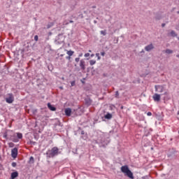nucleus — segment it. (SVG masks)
Segmentation results:
<instances>
[{"instance_id":"nucleus-17","label":"nucleus","mask_w":179,"mask_h":179,"mask_svg":"<svg viewBox=\"0 0 179 179\" xmlns=\"http://www.w3.org/2000/svg\"><path fill=\"white\" fill-rule=\"evenodd\" d=\"M17 139H22V138H23V134H22L21 133H17Z\"/></svg>"},{"instance_id":"nucleus-51","label":"nucleus","mask_w":179,"mask_h":179,"mask_svg":"<svg viewBox=\"0 0 179 179\" xmlns=\"http://www.w3.org/2000/svg\"><path fill=\"white\" fill-rule=\"evenodd\" d=\"M75 66H76V64H75Z\"/></svg>"},{"instance_id":"nucleus-19","label":"nucleus","mask_w":179,"mask_h":179,"mask_svg":"<svg viewBox=\"0 0 179 179\" xmlns=\"http://www.w3.org/2000/svg\"><path fill=\"white\" fill-rule=\"evenodd\" d=\"M166 54H173V50H170V49H166L165 50Z\"/></svg>"},{"instance_id":"nucleus-38","label":"nucleus","mask_w":179,"mask_h":179,"mask_svg":"<svg viewBox=\"0 0 179 179\" xmlns=\"http://www.w3.org/2000/svg\"><path fill=\"white\" fill-rule=\"evenodd\" d=\"M164 94L165 96H166V94H169V93H168L167 92H165L164 93Z\"/></svg>"},{"instance_id":"nucleus-14","label":"nucleus","mask_w":179,"mask_h":179,"mask_svg":"<svg viewBox=\"0 0 179 179\" xmlns=\"http://www.w3.org/2000/svg\"><path fill=\"white\" fill-rule=\"evenodd\" d=\"M105 118L106 120H111L113 118V115H111V113H107L105 115Z\"/></svg>"},{"instance_id":"nucleus-2","label":"nucleus","mask_w":179,"mask_h":179,"mask_svg":"<svg viewBox=\"0 0 179 179\" xmlns=\"http://www.w3.org/2000/svg\"><path fill=\"white\" fill-rule=\"evenodd\" d=\"M121 171L122 173H124L125 176L129 177V178L134 179V173H132V171H131V170H129L128 166H122L121 167Z\"/></svg>"},{"instance_id":"nucleus-33","label":"nucleus","mask_w":179,"mask_h":179,"mask_svg":"<svg viewBox=\"0 0 179 179\" xmlns=\"http://www.w3.org/2000/svg\"><path fill=\"white\" fill-rule=\"evenodd\" d=\"M101 55H102V57H104V55H106V52H101Z\"/></svg>"},{"instance_id":"nucleus-3","label":"nucleus","mask_w":179,"mask_h":179,"mask_svg":"<svg viewBox=\"0 0 179 179\" xmlns=\"http://www.w3.org/2000/svg\"><path fill=\"white\" fill-rule=\"evenodd\" d=\"M15 101V97L13 96V94H8V96L6 98V101L8 104H12Z\"/></svg>"},{"instance_id":"nucleus-11","label":"nucleus","mask_w":179,"mask_h":179,"mask_svg":"<svg viewBox=\"0 0 179 179\" xmlns=\"http://www.w3.org/2000/svg\"><path fill=\"white\" fill-rule=\"evenodd\" d=\"M19 177V173L17 171L13 172L10 176V179H15Z\"/></svg>"},{"instance_id":"nucleus-13","label":"nucleus","mask_w":179,"mask_h":179,"mask_svg":"<svg viewBox=\"0 0 179 179\" xmlns=\"http://www.w3.org/2000/svg\"><path fill=\"white\" fill-rule=\"evenodd\" d=\"M48 108L50 110V111H55L57 110V108H55L54 106L51 105L50 103H48Z\"/></svg>"},{"instance_id":"nucleus-4","label":"nucleus","mask_w":179,"mask_h":179,"mask_svg":"<svg viewBox=\"0 0 179 179\" xmlns=\"http://www.w3.org/2000/svg\"><path fill=\"white\" fill-rule=\"evenodd\" d=\"M79 66L80 68V70L83 72L84 71H86V62L85 59H82L80 61Z\"/></svg>"},{"instance_id":"nucleus-28","label":"nucleus","mask_w":179,"mask_h":179,"mask_svg":"<svg viewBox=\"0 0 179 179\" xmlns=\"http://www.w3.org/2000/svg\"><path fill=\"white\" fill-rule=\"evenodd\" d=\"M34 40H35V41H38V36L36 35L34 36Z\"/></svg>"},{"instance_id":"nucleus-32","label":"nucleus","mask_w":179,"mask_h":179,"mask_svg":"<svg viewBox=\"0 0 179 179\" xmlns=\"http://www.w3.org/2000/svg\"><path fill=\"white\" fill-rule=\"evenodd\" d=\"M75 81H72L71 83V87H73V86H75Z\"/></svg>"},{"instance_id":"nucleus-16","label":"nucleus","mask_w":179,"mask_h":179,"mask_svg":"<svg viewBox=\"0 0 179 179\" xmlns=\"http://www.w3.org/2000/svg\"><path fill=\"white\" fill-rule=\"evenodd\" d=\"M74 53H75V52H73L72 50L67 51V54L69 55V57H72V55H73Z\"/></svg>"},{"instance_id":"nucleus-46","label":"nucleus","mask_w":179,"mask_h":179,"mask_svg":"<svg viewBox=\"0 0 179 179\" xmlns=\"http://www.w3.org/2000/svg\"><path fill=\"white\" fill-rule=\"evenodd\" d=\"M89 52H92V50H89Z\"/></svg>"},{"instance_id":"nucleus-23","label":"nucleus","mask_w":179,"mask_h":179,"mask_svg":"<svg viewBox=\"0 0 179 179\" xmlns=\"http://www.w3.org/2000/svg\"><path fill=\"white\" fill-rule=\"evenodd\" d=\"M96 64V60H90V65L93 66Z\"/></svg>"},{"instance_id":"nucleus-15","label":"nucleus","mask_w":179,"mask_h":179,"mask_svg":"<svg viewBox=\"0 0 179 179\" xmlns=\"http://www.w3.org/2000/svg\"><path fill=\"white\" fill-rule=\"evenodd\" d=\"M169 34L171 36V37H177V34L174 31H171Z\"/></svg>"},{"instance_id":"nucleus-36","label":"nucleus","mask_w":179,"mask_h":179,"mask_svg":"<svg viewBox=\"0 0 179 179\" xmlns=\"http://www.w3.org/2000/svg\"><path fill=\"white\" fill-rule=\"evenodd\" d=\"M83 53H81V54H80V55H78L79 58H80V57H83Z\"/></svg>"},{"instance_id":"nucleus-6","label":"nucleus","mask_w":179,"mask_h":179,"mask_svg":"<svg viewBox=\"0 0 179 179\" xmlns=\"http://www.w3.org/2000/svg\"><path fill=\"white\" fill-rule=\"evenodd\" d=\"M11 156L13 159H16L17 157V148H15L11 150Z\"/></svg>"},{"instance_id":"nucleus-18","label":"nucleus","mask_w":179,"mask_h":179,"mask_svg":"<svg viewBox=\"0 0 179 179\" xmlns=\"http://www.w3.org/2000/svg\"><path fill=\"white\" fill-rule=\"evenodd\" d=\"M115 99H120V92L118 91L115 92Z\"/></svg>"},{"instance_id":"nucleus-12","label":"nucleus","mask_w":179,"mask_h":179,"mask_svg":"<svg viewBox=\"0 0 179 179\" xmlns=\"http://www.w3.org/2000/svg\"><path fill=\"white\" fill-rule=\"evenodd\" d=\"M72 113V110L69 108L65 109V114L66 117H71V114Z\"/></svg>"},{"instance_id":"nucleus-48","label":"nucleus","mask_w":179,"mask_h":179,"mask_svg":"<svg viewBox=\"0 0 179 179\" xmlns=\"http://www.w3.org/2000/svg\"><path fill=\"white\" fill-rule=\"evenodd\" d=\"M121 108H124V107H123V106H122V107H121Z\"/></svg>"},{"instance_id":"nucleus-50","label":"nucleus","mask_w":179,"mask_h":179,"mask_svg":"<svg viewBox=\"0 0 179 179\" xmlns=\"http://www.w3.org/2000/svg\"><path fill=\"white\" fill-rule=\"evenodd\" d=\"M143 52V50H142V52Z\"/></svg>"},{"instance_id":"nucleus-34","label":"nucleus","mask_w":179,"mask_h":179,"mask_svg":"<svg viewBox=\"0 0 179 179\" xmlns=\"http://www.w3.org/2000/svg\"><path fill=\"white\" fill-rule=\"evenodd\" d=\"M147 115H148V117H150V115H152V113L151 112L147 113Z\"/></svg>"},{"instance_id":"nucleus-9","label":"nucleus","mask_w":179,"mask_h":179,"mask_svg":"<svg viewBox=\"0 0 179 179\" xmlns=\"http://www.w3.org/2000/svg\"><path fill=\"white\" fill-rule=\"evenodd\" d=\"M85 101L86 106H92V103H93V101L89 97L85 98Z\"/></svg>"},{"instance_id":"nucleus-44","label":"nucleus","mask_w":179,"mask_h":179,"mask_svg":"<svg viewBox=\"0 0 179 179\" xmlns=\"http://www.w3.org/2000/svg\"><path fill=\"white\" fill-rule=\"evenodd\" d=\"M91 57H94V55H93V54H92V55H91Z\"/></svg>"},{"instance_id":"nucleus-37","label":"nucleus","mask_w":179,"mask_h":179,"mask_svg":"<svg viewBox=\"0 0 179 179\" xmlns=\"http://www.w3.org/2000/svg\"><path fill=\"white\" fill-rule=\"evenodd\" d=\"M81 135H85V131L83 130V131H81Z\"/></svg>"},{"instance_id":"nucleus-21","label":"nucleus","mask_w":179,"mask_h":179,"mask_svg":"<svg viewBox=\"0 0 179 179\" xmlns=\"http://www.w3.org/2000/svg\"><path fill=\"white\" fill-rule=\"evenodd\" d=\"M29 163H31V164H33L34 163V157H30Z\"/></svg>"},{"instance_id":"nucleus-24","label":"nucleus","mask_w":179,"mask_h":179,"mask_svg":"<svg viewBox=\"0 0 179 179\" xmlns=\"http://www.w3.org/2000/svg\"><path fill=\"white\" fill-rule=\"evenodd\" d=\"M12 139V141H13V142H19V138H16V137H15L14 138H11Z\"/></svg>"},{"instance_id":"nucleus-7","label":"nucleus","mask_w":179,"mask_h":179,"mask_svg":"<svg viewBox=\"0 0 179 179\" xmlns=\"http://www.w3.org/2000/svg\"><path fill=\"white\" fill-rule=\"evenodd\" d=\"M61 38H64L62 34H59L58 35L57 39L56 40V43H58V44H62V43H64V39L61 40Z\"/></svg>"},{"instance_id":"nucleus-10","label":"nucleus","mask_w":179,"mask_h":179,"mask_svg":"<svg viewBox=\"0 0 179 179\" xmlns=\"http://www.w3.org/2000/svg\"><path fill=\"white\" fill-rule=\"evenodd\" d=\"M152 99H153L154 101H160V94H155L152 96Z\"/></svg>"},{"instance_id":"nucleus-5","label":"nucleus","mask_w":179,"mask_h":179,"mask_svg":"<svg viewBox=\"0 0 179 179\" xmlns=\"http://www.w3.org/2000/svg\"><path fill=\"white\" fill-rule=\"evenodd\" d=\"M155 90L159 93H163V92H164V87L162 85H155Z\"/></svg>"},{"instance_id":"nucleus-45","label":"nucleus","mask_w":179,"mask_h":179,"mask_svg":"<svg viewBox=\"0 0 179 179\" xmlns=\"http://www.w3.org/2000/svg\"><path fill=\"white\" fill-rule=\"evenodd\" d=\"M176 57H177L178 58H179V55H177Z\"/></svg>"},{"instance_id":"nucleus-47","label":"nucleus","mask_w":179,"mask_h":179,"mask_svg":"<svg viewBox=\"0 0 179 179\" xmlns=\"http://www.w3.org/2000/svg\"><path fill=\"white\" fill-rule=\"evenodd\" d=\"M61 57H64V55H61Z\"/></svg>"},{"instance_id":"nucleus-31","label":"nucleus","mask_w":179,"mask_h":179,"mask_svg":"<svg viewBox=\"0 0 179 179\" xmlns=\"http://www.w3.org/2000/svg\"><path fill=\"white\" fill-rule=\"evenodd\" d=\"M36 143H36V141H30V145H36Z\"/></svg>"},{"instance_id":"nucleus-27","label":"nucleus","mask_w":179,"mask_h":179,"mask_svg":"<svg viewBox=\"0 0 179 179\" xmlns=\"http://www.w3.org/2000/svg\"><path fill=\"white\" fill-rule=\"evenodd\" d=\"M11 166H12L13 167H16V166H17V164H16V162H13V163L11 164Z\"/></svg>"},{"instance_id":"nucleus-43","label":"nucleus","mask_w":179,"mask_h":179,"mask_svg":"<svg viewBox=\"0 0 179 179\" xmlns=\"http://www.w3.org/2000/svg\"><path fill=\"white\" fill-rule=\"evenodd\" d=\"M93 8H96V6H92Z\"/></svg>"},{"instance_id":"nucleus-49","label":"nucleus","mask_w":179,"mask_h":179,"mask_svg":"<svg viewBox=\"0 0 179 179\" xmlns=\"http://www.w3.org/2000/svg\"><path fill=\"white\" fill-rule=\"evenodd\" d=\"M60 89H62V87H61Z\"/></svg>"},{"instance_id":"nucleus-40","label":"nucleus","mask_w":179,"mask_h":179,"mask_svg":"<svg viewBox=\"0 0 179 179\" xmlns=\"http://www.w3.org/2000/svg\"><path fill=\"white\" fill-rule=\"evenodd\" d=\"M162 27H164V26H166V24H162Z\"/></svg>"},{"instance_id":"nucleus-35","label":"nucleus","mask_w":179,"mask_h":179,"mask_svg":"<svg viewBox=\"0 0 179 179\" xmlns=\"http://www.w3.org/2000/svg\"><path fill=\"white\" fill-rule=\"evenodd\" d=\"M66 59H71V56H67V57H66Z\"/></svg>"},{"instance_id":"nucleus-26","label":"nucleus","mask_w":179,"mask_h":179,"mask_svg":"<svg viewBox=\"0 0 179 179\" xmlns=\"http://www.w3.org/2000/svg\"><path fill=\"white\" fill-rule=\"evenodd\" d=\"M96 57H97L99 60H100L101 59V57H100V54L99 53H96Z\"/></svg>"},{"instance_id":"nucleus-42","label":"nucleus","mask_w":179,"mask_h":179,"mask_svg":"<svg viewBox=\"0 0 179 179\" xmlns=\"http://www.w3.org/2000/svg\"><path fill=\"white\" fill-rule=\"evenodd\" d=\"M94 23H95V24L97 23V21L94 20Z\"/></svg>"},{"instance_id":"nucleus-30","label":"nucleus","mask_w":179,"mask_h":179,"mask_svg":"<svg viewBox=\"0 0 179 179\" xmlns=\"http://www.w3.org/2000/svg\"><path fill=\"white\" fill-rule=\"evenodd\" d=\"M90 56V53H85L84 57H85V58H87V57Z\"/></svg>"},{"instance_id":"nucleus-25","label":"nucleus","mask_w":179,"mask_h":179,"mask_svg":"<svg viewBox=\"0 0 179 179\" xmlns=\"http://www.w3.org/2000/svg\"><path fill=\"white\" fill-rule=\"evenodd\" d=\"M8 146H9V148H13V147L15 146V143H8Z\"/></svg>"},{"instance_id":"nucleus-1","label":"nucleus","mask_w":179,"mask_h":179,"mask_svg":"<svg viewBox=\"0 0 179 179\" xmlns=\"http://www.w3.org/2000/svg\"><path fill=\"white\" fill-rule=\"evenodd\" d=\"M61 155V151L58 147H53L51 150H48L45 152L46 159H53L55 156Z\"/></svg>"},{"instance_id":"nucleus-39","label":"nucleus","mask_w":179,"mask_h":179,"mask_svg":"<svg viewBox=\"0 0 179 179\" xmlns=\"http://www.w3.org/2000/svg\"><path fill=\"white\" fill-rule=\"evenodd\" d=\"M69 23H73V20H70Z\"/></svg>"},{"instance_id":"nucleus-20","label":"nucleus","mask_w":179,"mask_h":179,"mask_svg":"<svg viewBox=\"0 0 179 179\" xmlns=\"http://www.w3.org/2000/svg\"><path fill=\"white\" fill-rule=\"evenodd\" d=\"M8 131H6V132H5V133L3 134V137L5 139H9V137H8Z\"/></svg>"},{"instance_id":"nucleus-29","label":"nucleus","mask_w":179,"mask_h":179,"mask_svg":"<svg viewBox=\"0 0 179 179\" xmlns=\"http://www.w3.org/2000/svg\"><path fill=\"white\" fill-rule=\"evenodd\" d=\"M75 61H76V62H79V61H80V57H76L75 59Z\"/></svg>"},{"instance_id":"nucleus-41","label":"nucleus","mask_w":179,"mask_h":179,"mask_svg":"<svg viewBox=\"0 0 179 179\" xmlns=\"http://www.w3.org/2000/svg\"><path fill=\"white\" fill-rule=\"evenodd\" d=\"M50 27H51V26H50V25H48V29H50Z\"/></svg>"},{"instance_id":"nucleus-22","label":"nucleus","mask_w":179,"mask_h":179,"mask_svg":"<svg viewBox=\"0 0 179 179\" xmlns=\"http://www.w3.org/2000/svg\"><path fill=\"white\" fill-rule=\"evenodd\" d=\"M100 33L101 34H102V36H106L107 34V31L106 30L101 31Z\"/></svg>"},{"instance_id":"nucleus-8","label":"nucleus","mask_w":179,"mask_h":179,"mask_svg":"<svg viewBox=\"0 0 179 179\" xmlns=\"http://www.w3.org/2000/svg\"><path fill=\"white\" fill-rule=\"evenodd\" d=\"M155 48V46H153V44L150 43V45H148L147 46L145 47V51H152Z\"/></svg>"}]
</instances>
